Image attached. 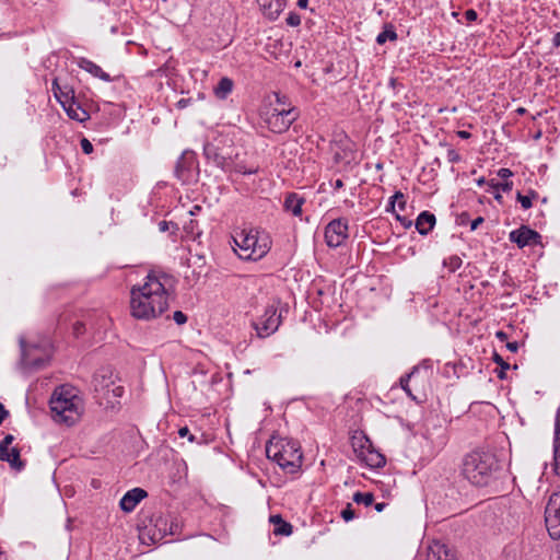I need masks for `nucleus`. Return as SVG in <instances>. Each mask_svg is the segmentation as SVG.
I'll list each match as a JSON object with an SVG mask.
<instances>
[{
    "instance_id": "obj_1",
    "label": "nucleus",
    "mask_w": 560,
    "mask_h": 560,
    "mask_svg": "<svg viewBox=\"0 0 560 560\" xmlns=\"http://www.w3.org/2000/svg\"><path fill=\"white\" fill-rule=\"evenodd\" d=\"M171 277L163 272H149L144 282L130 290V313L141 320H151L162 315L168 307L166 284Z\"/></svg>"
},
{
    "instance_id": "obj_2",
    "label": "nucleus",
    "mask_w": 560,
    "mask_h": 560,
    "mask_svg": "<svg viewBox=\"0 0 560 560\" xmlns=\"http://www.w3.org/2000/svg\"><path fill=\"white\" fill-rule=\"evenodd\" d=\"M499 470V460L490 452L474 451L467 454L462 464L463 476L474 486H488Z\"/></svg>"
},
{
    "instance_id": "obj_3",
    "label": "nucleus",
    "mask_w": 560,
    "mask_h": 560,
    "mask_svg": "<svg viewBox=\"0 0 560 560\" xmlns=\"http://www.w3.org/2000/svg\"><path fill=\"white\" fill-rule=\"evenodd\" d=\"M52 419L70 427L79 421L82 410V399L73 389L61 386L57 388L49 401Z\"/></svg>"
},
{
    "instance_id": "obj_4",
    "label": "nucleus",
    "mask_w": 560,
    "mask_h": 560,
    "mask_svg": "<svg viewBox=\"0 0 560 560\" xmlns=\"http://www.w3.org/2000/svg\"><path fill=\"white\" fill-rule=\"evenodd\" d=\"M267 457L276 462L285 472L294 474L302 466L303 455L298 442L292 440L270 441L266 445Z\"/></svg>"
},
{
    "instance_id": "obj_5",
    "label": "nucleus",
    "mask_w": 560,
    "mask_h": 560,
    "mask_svg": "<svg viewBox=\"0 0 560 560\" xmlns=\"http://www.w3.org/2000/svg\"><path fill=\"white\" fill-rule=\"evenodd\" d=\"M238 256L242 259L257 260L270 249V240L266 232L256 229L242 230L233 236Z\"/></svg>"
},
{
    "instance_id": "obj_6",
    "label": "nucleus",
    "mask_w": 560,
    "mask_h": 560,
    "mask_svg": "<svg viewBox=\"0 0 560 560\" xmlns=\"http://www.w3.org/2000/svg\"><path fill=\"white\" fill-rule=\"evenodd\" d=\"M20 347L21 361L26 368L42 369L51 358V345L47 339L38 343H27L24 338H21Z\"/></svg>"
},
{
    "instance_id": "obj_7",
    "label": "nucleus",
    "mask_w": 560,
    "mask_h": 560,
    "mask_svg": "<svg viewBox=\"0 0 560 560\" xmlns=\"http://www.w3.org/2000/svg\"><path fill=\"white\" fill-rule=\"evenodd\" d=\"M94 390L101 399V405H105L106 408H114L125 393L124 386L117 384L112 372L97 374L94 377Z\"/></svg>"
},
{
    "instance_id": "obj_8",
    "label": "nucleus",
    "mask_w": 560,
    "mask_h": 560,
    "mask_svg": "<svg viewBox=\"0 0 560 560\" xmlns=\"http://www.w3.org/2000/svg\"><path fill=\"white\" fill-rule=\"evenodd\" d=\"M296 107H268L260 113L268 129L275 133L285 132L299 118Z\"/></svg>"
},
{
    "instance_id": "obj_9",
    "label": "nucleus",
    "mask_w": 560,
    "mask_h": 560,
    "mask_svg": "<svg viewBox=\"0 0 560 560\" xmlns=\"http://www.w3.org/2000/svg\"><path fill=\"white\" fill-rule=\"evenodd\" d=\"M352 446L358 456L371 468H382L386 464L385 456L374 450L372 442L365 435L353 436Z\"/></svg>"
},
{
    "instance_id": "obj_10",
    "label": "nucleus",
    "mask_w": 560,
    "mask_h": 560,
    "mask_svg": "<svg viewBox=\"0 0 560 560\" xmlns=\"http://www.w3.org/2000/svg\"><path fill=\"white\" fill-rule=\"evenodd\" d=\"M545 522L549 536L560 539V491L550 495L545 509Z\"/></svg>"
},
{
    "instance_id": "obj_11",
    "label": "nucleus",
    "mask_w": 560,
    "mask_h": 560,
    "mask_svg": "<svg viewBox=\"0 0 560 560\" xmlns=\"http://www.w3.org/2000/svg\"><path fill=\"white\" fill-rule=\"evenodd\" d=\"M281 323V314L277 315V306L268 305L264 315L253 324L257 336L260 338L268 337L273 334Z\"/></svg>"
},
{
    "instance_id": "obj_12",
    "label": "nucleus",
    "mask_w": 560,
    "mask_h": 560,
    "mask_svg": "<svg viewBox=\"0 0 560 560\" xmlns=\"http://www.w3.org/2000/svg\"><path fill=\"white\" fill-rule=\"evenodd\" d=\"M348 221L339 218L330 221L325 228V241L327 246L336 248L348 238Z\"/></svg>"
},
{
    "instance_id": "obj_13",
    "label": "nucleus",
    "mask_w": 560,
    "mask_h": 560,
    "mask_svg": "<svg viewBox=\"0 0 560 560\" xmlns=\"http://www.w3.org/2000/svg\"><path fill=\"white\" fill-rule=\"evenodd\" d=\"M197 161L195 153L185 151L177 160L175 166V176L183 184H189L196 180Z\"/></svg>"
},
{
    "instance_id": "obj_14",
    "label": "nucleus",
    "mask_w": 560,
    "mask_h": 560,
    "mask_svg": "<svg viewBox=\"0 0 560 560\" xmlns=\"http://www.w3.org/2000/svg\"><path fill=\"white\" fill-rule=\"evenodd\" d=\"M203 154L209 163L214 164L217 167L229 171L231 166V156L225 154L223 150L213 142L205 144Z\"/></svg>"
},
{
    "instance_id": "obj_15",
    "label": "nucleus",
    "mask_w": 560,
    "mask_h": 560,
    "mask_svg": "<svg viewBox=\"0 0 560 560\" xmlns=\"http://www.w3.org/2000/svg\"><path fill=\"white\" fill-rule=\"evenodd\" d=\"M541 235L526 225H522L510 233V241L515 243L520 248L529 245L540 244Z\"/></svg>"
},
{
    "instance_id": "obj_16",
    "label": "nucleus",
    "mask_w": 560,
    "mask_h": 560,
    "mask_svg": "<svg viewBox=\"0 0 560 560\" xmlns=\"http://www.w3.org/2000/svg\"><path fill=\"white\" fill-rule=\"evenodd\" d=\"M148 492L142 488H133L127 491L119 502V506L124 512L130 513L140 503L141 500L147 498Z\"/></svg>"
},
{
    "instance_id": "obj_17",
    "label": "nucleus",
    "mask_w": 560,
    "mask_h": 560,
    "mask_svg": "<svg viewBox=\"0 0 560 560\" xmlns=\"http://www.w3.org/2000/svg\"><path fill=\"white\" fill-rule=\"evenodd\" d=\"M154 527L159 530L160 538L167 535L174 536L179 532V523L177 518L172 516H158Z\"/></svg>"
},
{
    "instance_id": "obj_18",
    "label": "nucleus",
    "mask_w": 560,
    "mask_h": 560,
    "mask_svg": "<svg viewBox=\"0 0 560 560\" xmlns=\"http://www.w3.org/2000/svg\"><path fill=\"white\" fill-rule=\"evenodd\" d=\"M51 91L61 106L68 104L72 98H74L73 88L69 84H61L58 78L52 80Z\"/></svg>"
},
{
    "instance_id": "obj_19",
    "label": "nucleus",
    "mask_w": 560,
    "mask_h": 560,
    "mask_svg": "<svg viewBox=\"0 0 560 560\" xmlns=\"http://www.w3.org/2000/svg\"><path fill=\"white\" fill-rule=\"evenodd\" d=\"M427 560H455L454 552L445 544L434 541L429 546Z\"/></svg>"
},
{
    "instance_id": "obj_20",
    "label": "nucleus",
    "mask_w": 560,
    "mask_h": 560,
    "mask_svg": "<svg viewBox=\"0 0 560 560\" xmlns=\"http://www.w3.org/2000/svg\"><path fill=\"white\" fill-rule=\"evenodd\" d=\"M264 14L270 20H276L287 5V0H258Z\"/></svg>"
},
{
    "instance_id": "obj_21",
    "label": "nucleus",
    "mask_w": 560,
    "mask_h": 560,
    "mask_svg": "<svg viewBox=\"0 0 560 560\" xmlns=\"http://www.w3.org/2000/svg\"><path fill=\"white\" fill-rule=\"evenodd\" d=\"M78 67L90 74H92L95 78H98L105 82H110L114 79L110 78V75L105 72L100 66L94 63L93 61L86 59V58H80L78 61Z\"/></svg>"
},
{
    "instance_id": "obj_22",
    "label": "nucleus",
    "mask_w": 560,
    "mask_h": 560,
    "mask_svg": "<svg viewBox=\"0 0 560 560\" xmlns=\"http://www.w3.org/2000/svg\"><path fill=\"white\" fill-rule=\"evenodd\" d=\"M436 219L430 211H422L415 223L417 231L421 235H427L435 225Z\"/></svg>"
},
{
    "instance_id": "obj_23",
    "label": "nucleus",
    "mask_w": 560,
    "mask_h": 560,
    "mask_svg": "<svg viewBox=\"0 0 560 560\" xmlns=\"http://www.w3.org/2000/svg\"><path fill=\"white\" fill-rule=\"evenodd\" d=\"M62 108L66 110L69 118L79 122H83L90 118L89 113L81 107V105L75 101V97L68 104L62 105Z\"/></svg>"
},
{
    "instance_id": "obj_24",
    "label": "nucleus",
    "mask_w": 560,
    "mask_h": 560,
    "mask_svg": "<svg viewBox=\"0 0 560 560\" xmlns=\"http://www.w3.org/2000/svg\"><path fill=\"white\" fill-rule=\"evenodd\" d=\"M304 202L305 199L303 197L299 196L296 192H290L284 199L283 207L287 212H290L295 217H300L302 214V206Z\"/></svg>"
},
{
    "instance_id": "obj_25",
    "label": "nucleus",
    "mask_w": 560,
    "mask_h": 560,
    "mask_svg": "<svg viewBox=\"0 0 560 560\" xmlns=\"http://www.w3.org/2000/svg\"><path fill=\"white\" fill-rule=\"evenodd\" d=\"M20 452L18 446L9 447L2 457H0V460L8 462L12 469L21 471L25 467V463L21 459Z\"/></svg>"
},
{
    "instance_id": "obj_26",
    "label": "nucleus",
    "mask_w": 560,
    "mask_h": 560,
    "mask_svg": "<svg viewBox=\"0 0 560 560\" xmlns=\"http://www.w3.org/2000/svg\"><path fill=\"white\" fill-rule=\"evenodd\" d=\"M270 523L273 524V534L277 536H290L292 534L293 526L285 522L281 515H271Z\"/></svg>"
},
{
    "instance_id": "obj_27",
    "label": "nucleus",
    "mask_w": 560,
    "mask_h": 560,
    "mask_svg": "<svg viewBox=\"0 0 560 560\" xmlns=\"http://www.w3.org/2000/svg\"><path fill=\"white\" fill-rule=\"evenodd\" d=\"M559 433H560V418L557 417L556 419V425H555V447H553V466H555V471L557 475H560V439H559Z\"/></svg>"
},
{
    "instance_id": "obj_28",
    "label": "nucleus",
    "mask_w": 560,
    "mask_h": 560,
    "mask_svg": "<svg viewBox=\"0 0 560 560\" xmlns=\"http://www.w3.org/2000/svg\"><path fill=\"white\" fill-rule=\"evenodd\" d=\"M233 90V81L228 78H221L218 85L214 88V94L220 100H225Z\"/></svg>"
},
{
    "instance_id": "obj_29",
    "label": "nucleus",
    "mask_w": 560,
    "mask_h": 560,
    "mask_svg": "<svg viewBox=\"0 0 560 560\" xmlns=\"http://www.w3.org/2000/svg\"><path fill=\"white\" fill-rule=\"evenodd\" d=\"M259 167L257 165L246 166L243 162H234L231 160V166L229 171H234L238 174L250 175L258 173Z\"/></svg>"
},
{
    "instance_id": "obj_30",
    "label": "nucleus",
    "mask_w": 560,
    "mask_h": 560,
    "mask_svg": "<svg viewBox=\"0 0 560 560\" xmlns=\"http://www.w3.org/2000/svg\"><path fill=\"white\" fill-rule=\"evenodd\" d=\"M397 38V34L392 25L386 26L376 37V43L380 45L385 44L388 39L395 40Z\"/></svg>"
},
{
    "instance_id": "obj_31",
    "label": "nucleus",
    "mask_w": 560,
    "mask_h": 560,
    "mask_svg": "<svg viewBox=\"0 0 560 560\" xmlns=\"http://www.w3.org/2000/svg\"><path fill=\"white\" fill-rule=\"evenodd\" d=\"M353 501L358 504H364L365 506L371 505L374 502V495L372 492H355L353 494Z\"/></svg>"
},
{
    "instance_id": "obj_32",
    "label": "nucleus",
    "mask_w": 560,
    "mask_h": 560,
    "mask_svg": "<svg viewBox=\"0 0 560 560\" xmlns=\"http://www.w3.org/2000/svg\"><path fill=\"white\" fill-rule=\"evenodd\" d=\"M417 372H418V368H417V366H415V368L411 370V372H409V373L405 374V375H404V376H401V377H400V380H399V383H400L401 388L406 392V394H407L409 397H411V398H413V399H415V397H413V395H412V393H411V389H410V387H409V381L411 380V377H412Z\"/></svg>"
},
{
    "instance_id": "obj_33",
    "label": "nucleus",
    "mask_w": 560,
    "mask_h": 560,
    "mask_svg": "<svg viewBox=\"0 0 560 560\" xmlns=\"http://www.w3.org/2000/svg\"><path fill=\"white\" fill-rule=\"evenodd\" d=\"M492 360L500 366V371L497 374L498 377L500 380H504L505 372L510 369V364L505 362L504 359L497 352L493 353Z\"/></svg>"
},
{
    "instance_id": "obj_34",
    "label": "nucleus",
    "mask_w": 560,
    "mask_h": 560,
    "mask_svg": "<svg viewBox=\"0 0 560 560\" xmlns=\"http://www.w3.org/2000/svg\"><path fill=\"white\" fill-rule=\"evenodd\" d=\"M538 195L536 191H530L529 195L525 196V195H522L520 191L517 192L516 195V199L517 201L521 203L522 208L527 210L532 207V199L533 198H536Z\"/></svg>"
},
{
    "instance_id": "obj_35",
    "label": "nucleus",
    "mask_w": 560,
    "mask_h": 560,
    "mask_svg": "<svg viewBox=\"0 0 560 560\" xmlns=\"http://www.w3.org/2000/svg\"><path fill=\"white\" fill-rule=\"evenodd\" d=\"M460 257L453 255L444 260V266L450 269V271L455 272L462 266Z\"/></svg>"
},
{
    "instance_id": "obj_36",
    "label": "nucleus",
    "mask_w": 560,
    "mask_h": 560,
    "mask_svg": "<svg viewBox=\"0 0 560 560\" xmlns=\"http://www.w3.org/2000/svg\"><path fill=\"white\" fill-rule=\"evenodd\" d=\"M489 186L493 188L494 190H503V191H510L513 187V182L511 180H503L502 183L497 182L494 179H491L489 182Z\"/></svg>"
},
{
    "instance_id": "obj_37",
    "label": "nucleus",
    "mask_w": 560,
    "mask_h": 560,
    "mask_svg": "<svg viewBox=\"0 0 560 560\" xmlns=\"http://www.w3.org/2000/svg\"><path fill=\"white\" fill-rule=\"evenodd\" d=\"M14 441V436L12 434H7L4 439L0 442V457L9 450V447H12V443Z\"/></svg>"
},
{
    "instance_id": "obj_38",
    "label": "nucleus",
    "mask_w": 560,
    "mask_h": 560,
    "mask_svg": "<svg viewBox=\"0 0 560 560\" xmlns=\"http://www.w3.org/2000/svg\"><path fill=\"white\" fill-rule=\"evenodd\" d=\"M398 199H402V192L401 191H396L394 194V196L390 197V199L388 201V205L386 207V211L387 212H393L394 214L396 213L395 212V207H396V201Z\"/></svg>"
},
{
    "instance_id": "obj_39",
    "label": "nucleus",
    "mask_w": 560,
    "mask_h": 560,
    "mask_svg": "<svg viewBox=\"0 0 560 560\" xmlns=\"http://www.w3.org/2000/svg\"><path fill=\"white\" fill-rule=\"evenodd\" d=\"M289 26L295 27L301 24V16L296 12H290L285 19Z\"/></svg>"
},
{
    "instance_id": "obj_40",
    "label": "nucleus",
    "mask_w": 560,
    "mask_h": 560,
    "mask_svg": "<svg viewBox=\"0 0 560 560\" xmlns=\"http://www.w3.org/2000/svg\"><path fill=\"white\" fill-rule=\"evenodd\" d=\"M341 517L346 521H352L355 517L354 510L352 509L351 504H347V506L341 511Z\"/></svg>"
},
{
    "instance_id": "obj_41",
    "label": "nucleus",
    "mask_w": 560,
    "mask_h": 560,
    "mask_svg": "<svg viewBox=\"0 0 560 560\" xmlns=\"http://www.w3.org/2000/svg\"><path fill=\"white\" fill-rule=\"evenodd\" d=\"M80 144L83 153L91 154L93 152V144L90 142L89 139L82 138Z\"/></svg>"
},
{
    "instance_id": "obj_42",
    "label": "nucleus",
    "mask_w": 560,
    "mask_h": 560,
    "mask_svg": "<svg viewBox=\"0 0 560 560\" xmlns=\"http://www.w3.org/2000/svg\"><path fill=\"white\" fill-rule=\"evenodd\" d=\"M446 156L450 163H458L462 160L459 153H457V151H455L454 149H448Z\"/></svg>"
},
{
    "instance_id": "obj_43",
    "label": "nucleus",
    "mask_w": 560,
    "mask_h": 560,
    "mask_svg": "<svg viewBox=\"0 0 560 560\" xmlns=\"http://www.w3.org/2000/svg\"><path fill=\"white\" fill-rule=\"evenodd\" d=\"M173 319L177 325H183L187 322V316L182 311H176L173 314Z\"/></svg>"
},
{
    "instance_id": "obj_44",
    "label": "nucleus",
    "mask_w": 560,
    "mask_h": 560,
    "mask_svg": "<svg viewBox=\"0 0 560 560\" xmlns=\"http://www.w3.org/2000/svg\"><path fill=\"white\" fill-rule=\"evenodd\" d=\"M395 218H396L397 221H399L401 223V225L405 229L411 228L412 221L409 220L407 217L400 215L399 213H395Z\"/></svg>"
},
{
    "instance_id": "obj_45",
    "label": "nucleus",
    "mask_w": 560,
    "mask_h": 560,
    "mask_svg": "<svg viewBox=\"0 0 560 560\" xmlns=\"http://www.w3.org/2000/svg\"><path fill=\"white\" fill-rule=\"evenodd\" d=\"M277 106L276 107H287L288 97L285 95H281L280 93H275Z\"/></svg>"
},
{
    "instance_id": "obj_46",
    "label": "nucleus",
    "mask_w": 560,
    "mask_h": 560,
    "mask_svg": "<svg viewBox=\"0 0 560 560\" xmlns=\"http://www.w3.org/2000/svg\"><path fill=\"white\" fill-rule=\"evenodd\" d=\"M178 434L182 438L187 436L190 442L195 441V435H192L187 427H183L178 430Z\"/></svg>"
},
{
    "instance_id": "obj_47",
    "label": "nucleus",
    "mask_w": 560,
    "mask_h": 560,
    "mask_svg": "<svg viewBox=\"0 0 560 560\" xmlns=\"http://www.w3.org/2000/svg\"><path fill=\"white\" fill-rule=\"evenodd\" d=\"M464 15L468 22H474L478 19V13L474 9L466 10Z\"/></svg>"
},
{
    "instance_id": "obj_48",
    "label": "nucleus",
    "mask_w": 560,
    "mask_h": 560,
    "mask_svg": "<svg viewBox=\"0 0 560 560\" xmlns=\"http://www.w3.org/2000/svg\"><path fill=\"white\" fill-rule=\"evenodd\" d=\"M513 175L512 171L509 168H500L498 171V176L501 177L503 180H509V178Z\"/></svg>"
},
{
    "instance_id": "obj_49",
    "label": "nucleus",
    "mask_w": 560,
    "mask_h": 560,
    "mask_svg": "<svg viewBox=\"0 0 560 560\" xmlns=\"http://www.w3.org/2000/svg\"><path fill=\"white\" fill-rule=\"evenodd\" d=\"M84 331V324L81 323V322H77L74 325H73V332L74 335L78 337L80 336L81 334H83Z\"/></svg>"
},
{
    "instance_id": "obj_50",
    "label": "nucleus",
    "mask_w": 560,
    "mask_h": 560,
    "mask_svg": "<svg viewBox=\"0 0 560 560\" xmlns=\"http://www.w3.org/2000/svg\"><path fill=\"white\" fill-rule=\"evenodd\" d=\"M485 219L482 217H478L476 218L475 220L471 221L470 223V230L471 231H475L478 229V226L483 223Z\"/></svg>"
},
{
    "instance_id": "obj_51",
    "label": "nucleus",
    "mask_w": 560,
    "mask_h": 560,
    "mask_svg": "<svg viewBox=\"0 0 560 560\" xmlns=\"http://www.w3.org/2000/svg\"><path fill=\"white\" fill-rule=\"evenodd\" d=\"M9 416V411L4 408V406L0 402V424L4 421V419Z\"/></svg>"
},
{
    "instance_id": "obj_52",
    "label": "nucleus",
    "mask_w": 560,
    "mask_h": 560,
    "mask_svg": "<svg viewBox=\"0 0 560 560\" xmlns=\"http://www.w3.org/2000/svg\"><path fill=\"white\" fill-rule=\"evenodd\" d=\"M506 348L511 351V352H516L518 350V343L516 341H513V342H508L506 343Z\"/></svg>"
},
{
    "instance_id": "obj_53",
    "label": "nucleus",
    "mask_w": 560,
    "mask_h": 560,
    "mask_svg": "<svg viewBox=\"0 0 560 560\" xmlns=\"http://www.w3.org/2000/svg\"><path fill=\"white\" fill-rule=\"evenodd\" d=\"M396 202L398 203V208H399L400 211H405L406 210L407 202H406V199H405L404 195H402V199H398Z\"/></svg>"
},
{
    "instance_id": "obj_54",
    "label": "nucleus",
    "mask_w": 560,
    "mask_h": 560,
    "mask_svg": "<svg viewBox=\"0 0 560 560\" xmlns=\"http://www.w3.org/2000/svg\"><path fill=\"white\" fill-rule=\"evenodd\" d=\"M495 336L501 341H505L508 339L506 332H504L502 330L497 331Z\"/></svg>"
},
{
    "instance_id": "obj_55",
    "label": "nucleus",
    "mask_w": 560,
    "mask_h": 560,
    "mask_svg": "<svg viewBox=\"0 0 560 560\" xmlns=\"http://www.w3.org/2000/svg\"><path fill=\"white\" fill-rule=\"evenodd\" d=\"M457 136L462 139H468L470 138V132L466 131V130H459L457 131Z\"/></svg>"
},
{
    "instance_id": "obj_56",
    "label": "nucleus",
    "mask_w": 560,
    "mask_h": 560,
    "mask_svg": "<svg viewBox=\"0 0 560 560\" xmlns=\"http://www.w3.org/2000/svg\"><path fill=\"white\" fill-rule=\"evenodd\" d=\"M552 43H553V46H555V47H560V33H557V34L553 36Z\"/></svg>"
},
{
    "instance_id": "obj_57",
    "label": "nucleus",
    "mask_w": 560,
    "mask_h": 560,
    "mask_svg": "<svg viewBox=\"0 0 560 560\" xmlns=\"http://www.w3.org/2000/svg\"><path fill=\"white\" fill-rule=\"evenodd\" d=\"M386 505H387V504H386L385 502H381V503H376V504L374 505V508H375V510H376L377 512H382V511L386 508Z\"/></svg>"
},
{
    "instance_id": "obj_58",
    "label": "nucleus",
    "mask_w": 560,
    "mask_h": 560,
    "mask_svg": "<svg viewBox=\"0 0 560 560\" xmlns=\"http://www.w3.org/2000/svg\"><path fill=\"white\" fill-rule=\"evenodd\" d=\"M308 5V0H298V7L300 9H306Z\"/></svg>"
},
{
    "instance_id": "obj_59",
    "label": "nucleus",
    "mask_w": 560,
    "mask_h": 560,
    "mask_svg": "<svg viewBox=\"0 0 560 560\" xmlns=\"http://www.w3.org/2000/svg\"><path fill=\"white\" fill-rule=\"evenodd\" d=\"M494 199H495L497 201H499L500 203H502V202H503V197H502V195L499 192V190H495V192H494Z\"/></svg>"
},
{
    "instance_id": "obj_60",
    "label": "nucleus",
    "mask_w": 560,
    "mask_h": 560,
    "mask_svg": "<svg viewBox=\"0 0 560 560\" xmlns=\"http://www.w3.org/2000/svg\"><path fill=\"white\" fill-rule=\"evenodd\" d=\"M335 189H339L343 187V182L341 179H337L334 185Z\"/></svg>"
},
{
    "instance_id": "obj_61",
    "label": "nucleus",
    "mask_w": 560,
    "mask_h": 560,
    "mask_svg": "<svg viewBox=\"0 0 560 560\" xmlns=\"http://www.w3.org/2000/svg\"><path fill=\"white\" fill-rule=\"evenodd\" d=\"M159 226H160L161 231H166L167 230V222L166 221H161L159 223Z\"/></svg>"
},
{
    "instance_id": "obj_62",
    "label": "nucleus",
    "mask_w": 560,
    "mask_h": 560,
    "mask_svg": "<svg viewBox=\"0 0 560 560\" xmlns=\"http://www.w3.org/2000/svg\"><path fill=\"white\" fill-rule=\"evenodd\" d=\"M483 184H486V179H485V177H480V178L477 180V185H478V186H482Z\"/></svg>"
},
{
    "instance_id": "obj_63",
    "label": "nucleus",
    "mask_w": 560,
    "mask_h": 560,
    "mask_svg": "<svg viewBox=\"0 0 560 560\" xmlns=\"http://www.w3.org/2000/svg\"><path fill=\"white\" fill-rule=\"evenodd\" d=\"M186 103H187V101H186V100H180V101L178 102V107H180V108L185 107V106H186Z\"/></svg>"
},
{
    "instance_id": "obj_64",
    "label": "nucleus",
    "mask_w": 560,
    "mask_h": 560,
    "mask_svg": "<svg viewBox=\"0 0 560 560\" xmlns=\"http://www.w3.org/2000/svg\"><path fill=\"white\" fill-rule=\"evenodd\" d=\"M525 112H526V109H525V108H522V107L517 109V113H518V114H524Z\"/></svg>"
}]
</instances>
